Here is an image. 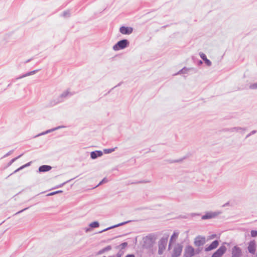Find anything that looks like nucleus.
I'll use <instances>...</instances> for the list:
<instances>
[{"label": "nucleus", "instance_id": "obj_12", "mask_svg": "<svg viewBox=\"0 0 257 257\" xmlns=\"http://www.w3.org/2000/svg\"><path fill=\"white\" fill-rule=\"evenodd\" d=\"M219 244V242L218 240H215L213 241L208 246L206 247L205 248V251H209L213 249L216 248Z\"/></svg>", "mask_w": 257, "mask_h": 257}, {"label": "nucleus", "instance_id": "obj_42", "mask_svg": "<svg viewBox=\"0 0 257 257\" xmlns=\"http://www.w3.org/2000/svg\"><path fill=\"white\" fill-rule=\"evenodd\" d=\"M199 249H197V250H196V253H199Z\"/></svg>", "mask_w": 257, "mask_h": 257}, {"label": "nucleus", "instance_id": "obj_4", "mask_svg": "<svg viewBox=\"0 0 257 257\" xmlns=\"http://www.w3.org/2000/svg\"><path fill=\"white\" fill-rule=\"evenodd\" d=\"M206 242L205 236L201 235L197 236L194 239V244L196 246H200L203 245Z\"/></svg>", "mask_w": 257, "mask_h": 257}, {"label": "nucleus", "instance_id": "obj_5", "mask_svg": "<svg viewBox=\"0 0 257 257\" xmlns=\"http://www.w3.org/2000/svg\"><path fill=\"white\" fill-rule=\"evenodd\" d=\"M220 214L221 212L220 211L208 212L202 216V219L205 220L215 218Z\"/></svg>", "mask_w": 257, "mask_h": 257}, {"label": "nucleus", "instance_id": "obj_31", "mask_svg": "<svg viewBox=\"0 0 257 257\" xmlns=\"http://www.w3.org/2000/svg\"><path fill=\"white\" fill-rule=\"evenodd\" d=\"M251 236L253 237L257 236V231L251 230Z\"/></svg>", "mask_w": 257, "mask_h": 257}, {"label": "nucleus", "instance_id": "obj_10", "mask_svg": "<svg viewBox=\"0 0 257 257\" xmlns=\"http://www.w3.org/2000/svg\"><path fill=\"white\" fill-rule=\"evenodd\" d=\"M241 255L240 248L237 246H234L232 249V257H240Z\"/></svg>", "mask_w": 257, "mask_h": 257}, {"label": "nucleus", "instance_id": "obj_33", "mask_svg": "<svg viewBox=\"0 0 257 257\" xmlns=\"http://www.w3.org/2000/svg\"><path fill=\"white\" fill-rule=\"evenodd\" d=\"M13 152V151L12 150V151H9L8 153H7L4 157L3 158H5V157H7L9 156H10V155H11Z\"/></svg>", "mask_w": 257, "mask_h": 257}, {"label": "nucleus", "instance_id": "obj_25", "mask_svg": "<svg viewBox=\"0 0 257 257\" xmlns=\"http://www.w3.org/2000/svg\"><path fill=\"white\" fill-rule=\"evenodd\" d=\"M116 148L111 149H105L103 150V152L105 154H110L114 152Z\"/></svg>", "mask_w": 257, "mask_h": 257}, {"label": "nucleus", "instance_id": "obj_28", "mask_svg": "<svg viewBox=\"0 0 257 257\" xmlns=\"http://www.w3.org/2000/svg\"><path fill=\"white\" fill-rule=\"evenodd\" d=\"M22 155H23V154H21L20 156H19L18 157L11 160L10 161V162L9 163L8 166H11L15 161H16L18 158H20Z\"/></svg>", "mask_w": 257, "mask_h": 257}, {"label": "nucleus", "instance_id": "obj_35", "mask_svg": "<svg viewBox=\"0 0 257 257\" xmlns=\"http://www.w3.org/2000/svg\"><path fill=\"white\" fill-rule=\"evenodd\" d=\"M62 192V191H57L56 192H52V193H50L49 194H48V195H53L54 194H56L57 193Z\"/></svg>", "mask_w": 257, "mask_h": 257}, {"label": "nucleus", "instance_id": "obj_7", "mask_svg": "<svg viewBox=\"0 0 257 257\" xmlns=\"http://www.w3.org/2000/svg\"><path fill=\"white\" fill-rule=\"evenodd\" d=\"M226 250V247L222 245L212 254L211 257H221L225 252Z\"/></svg>", "mask_w": 257, "mask_h": 257}, {"label": "nucleus", "instance_id": "obj_17", "mask_svg": "<svg viewBox=\"0 0 257 257\" xmlns=\"http://www.w3.org/2000/svg\"><path fill=\"white\" fill-rule=\"evenodd\" d=\"M69 94H70V92L68 90H66V91H65L64 92H63L59 97L58 102H60L63 101L64 99L65 98H66V97H67L69 95Z\"/></svg>", "mask_w": 257, "mask_h": 257}, {"label": "nucleus", "instance_id": "obj_38", "mask_svg": "<svg viewBox=\"0 0 257 257\" xmlns=\"http://www.w3.org/2000/svg\"><path fill=\"white\" fill-rule=\"evenodd\" d=\"M125 257H135V255L134 254H127Z\"/></svg>", "mask_w": 257, "mask_h": 257}, {"label": "nucleus", "instance_id": "obj_2", "mask_svg": "<svg viewBox=\"0 0 257 257\" xmlns=\"http://www.w3.org/2000/svg\"><path fill=\"white\" fill-rule=\"evenodd\" d=\"M143 240V246L147 248H149L152 247L155 242V238L152 235L146 236L144 238Z\"/></svg>", "mask_w": 257, "mask_h": 257}, {"label": "nucleus", "instance_id": "obj_14", "mask_svg": "<svg viewBox=\"0 0 257 257\" xmlns=\"http://www.w3.org/2000/svg\"><path fill=\"white\" fill-rule=\"evenodd\" d=\"M65 126H63V125L58 126L57 127H54V128L48 130H47V131H46L45 132H42V133L38 134V135H37L35 137H39V136H40L46 135V134H47L48 133H51L52 132H54L55 131H56V130H57L58 129H60V128H63Z\"/></svg>", "mask_w": 257, "mask_h": 257}, {"label": "nucleus", "instance_id": "obj_8", "mask_svg": "<svg viewBox=\"0 0 257 257\" xmlns=\"http://www.w3.org/2000/svg\"><path fill=\"white\" fill-rule=\"evenodd\" d=\"M195 254V250L193 247L190 245H188L186 247L185 249L184 253V255L185 257H192Z\"/></svg>", "mask_w": 257, "mask_h": 257}, {"label": "nucleus", "instance_id": "obj_39", "mask_svg": "<svg viewBox=\"0 0 257 257\" xmlns=\"http://www.w3.org/2000/svg\"><path fill=\"white\" fill-rule=\"evenodd\" d=\"M149 182L148 181H140V183H147Z\"/></svg>", "mask_w": 257, "mask_h": 257}, {"label": "nucleus", "instance_id": "obj_26", "mask_svg": "<svg viewBox=\"0 0 257 257\" xmlns=\"http://www.w3.org/2000/svg\"><path fill=\"white\" fill-rule=\"evenodd\" d=\"M99 223L97 221H94L89 224V226L92 228H96L99 226Z\"/></svg>", "mask_w": 257, "mask_h": 257}, {"label": "nucleus", "instance_id": "obj_32", "mask_svg": "<svg viewBox=\"0 0 257 257\" xmlns=\"http://www.w3.org/2000/svg\"><path fill=\"white\" fill-rule=\"evenodd\" d=\"M256 132V131L254 130V131H251L249 134H248L247 136H246V138H248L249 137V136H250L251 135H253L254 134H255Z\"/></svg>", "mask_w": 257, "mask_h": 257}, {"label": "nucleus", "instance_id": "obj_6", "mask_svg": "<svg viewBox=\"0 0 257 257\" xmlns=\"http://www.w3.org/2000/svg\"><path fill=\"white\" fill-rule=\"evenodd\" d=\"M182 248L183 246L182 245L180 244H176L173 249V253H172V256L173 257H178L179 256L182 251Z\"/></svg>", "mask_w": 257, "mask_h": 257}, {"label": "nucleus", "instance_id": "obj_1", "mask_svg": "<svg viewBox=\"0 0 257 257\" xmlns=\"http://www.w3.org/2000/svg\"><path fill=\"white\" fill-rule=\"evenodd\" d=\"M130 42L126 39H123L117 42L113 46V50L114 51H118L119 50L124 49L129 46Z\"/></svg>", "mask_w": 257, "mask_h": 257}, {"label": "nucleus", "instance_id": "obj_22", "mask_svg": "<svg viewBox=\"0 0 257 257\" xmlns=\"http://www.w3.org/2000/svg\"><path fill=\"white\" fill-rule=\"evenodd\" d=\"M30 164H31V162H29V163H28L26 164L25 165H23L22 166L20 167V168H19L18 169H17V170H15V171L12 173V174H14V173H17V172H18V171H19L20 170H22V169H23L25 168V167H27L29 166L30 165ZM12 175V174H11L10 175Z\"/></svg>", "mask_w": 257, "mask_h": 257}, {"label": "nucleus", "instance_id": "obj_34", "mask_svg": "<svg viewBox=\"0 0 257 257\" xmlns=\"http://www.w3.org/2000/svg\"><path fill=\"white\" fill-rule=\"evenodd\" d=\"M123 254V252L119 251L116 255L115 257H121Z\"/></svg>", "mask_w": 257, "mask_h": 257}, {"label": "nucleus", "instance_id": "obj_36", "mask_svg": "<svg viewBox=\"0 0 257 257\" xmlns=\"http://www.w3.org/2000/svg\"><path fill=\"white\" fill-rule=\"evenodd\" d=\"M107 182V180L106 179V178H104L99 183V184L97 185V186H99L101 184H102V183H105Z\"/></svg>", "mask_w": 257, "mask_h": 257}, {"label": "nucleus", "instance_id": "obj_18", "mask_svg": "<svg viewBox=\"0 0 257 257\" xmlns=\"http://www.w3.org/2000/svg\"><path fill=\"white\" fill-rule=\"evenodd\" d=\"M130 221H125V222H121L120 223H119V224H116V225H114L113 226H110V227H109L107 228H105L100 231H99L100 233H101V232H104L105 231H107L109 229H110L111 228H115V227H118V226H121V225H123L128 222H129Z\"/></svg>", "mask_w": 257, "mask_h": 257}, {"label": "nucleus", "instance_id": "obj_27", "mask_svg": "<svg viewBox=\"0 0 257 257\" xmlns=\"http://www.w3.org/2000/svg\"><path fill=\"white\" fill-rule=\"evenodd\" d=\"M188 70H189V69L186 68V67H184L183 69H182L181 70H180L178 72L177 74H185V73H187L188 72Z\"/></svg>", "mask_w": 257, "mask_h": 257}, {"label": "nucleus", "instance_id": "obj_44", "mask_svg": "<svg viewBox=\"0 0 257 257\" xmlns=\"http://www.w3.org/2000/svg\"><path fill=\"white\" fill-rule=\"evenodd\" d=\"M110 257H115V256H110Z\"/></svg>", "mask_w": 257, "mask_h": 257}, {"label": "nucleus", "instance_id": "obj_20", "mask_svg": "<svg viewBox=\"0 0 257 257\" xmlns=\"http://www.w3.org/2000/svg\"><path fill=\"white\" fill-rule=\"evenodd\" d=\"M245 131V128L240 127H234L229 129L231 132H243Z\"/></svg>", "mask_w": 257, "mask_h": 257}, {"label": "nucleus", "instance_id": "obj_21", "mask_svg": "<svg viewBox=\"0 0 257 257\" xmlns=\"http://www.w3.org/2000/svg\"><path fill=\"white\" fill-rule=\"evenodd\" d=\"M111 249V246L110 245H108L106 247L100 249L98 251L97 254H101L104 253V252L109 251Z\"/></svg>", "mask_w": 257, "mask_h": 257}, {"label": "nucleus", "instance_id": "obj_9", "mask_svg": "<svg viewBox=\"0 0 257 257\" xmlns=\"http://www.w3.org/2000/svg\"><path fill=\"white\" fill-rule=\"evenodd\" d=\"M133 31V28L130 27L122 26L119 28L120 33L123 35H130Z\"/></svg>", "mask_w": 257, "mask_h": 257}, {"label": "nucleus", "instance_id": "obj_30", "mask_svg": "<svg viewBox=\"0 0 257 257\" xmlns=\"http://www.w3.org/2000/svg\"><path fill=\"white\" fill-rule=\"evenodd\" d=\"M127 245L126 242H123L121 243L119 246H117L118 248H120L121 249L125 248Z\"/></svg>", "mask_w": 257, "mask_h": 257}, {"label": "nucleus", "instance_id": "obj_29", "mask_svg": "<svg viewBox=\"0 0 257 257\" xmlns=\"http://www.w3.org/2000/svg\"><path fill=\"white\" fill-rule=\"evenodd\" d=\"M249 88L251 89H257V82L250 84Z\"/></svg>", "mask_w": 257, "mask_h": 257}, {"label": "nucleus", "instance_id": "obj_16", "mask_svg": "<svg viewBox=\"0 0 257 257\" xmlns=\"http://www.w3.org/2000/svg\"><path fill=\"white\" fill-rule=\"evenodd\" d=\"M52 169V167L49 165H42L39 168L40 172H45L50 171Z\"/></svg>", "mask_w": 257, "mask_h": 257}, {"label": "nucleus", "instance_id": "obj_37", "mask_svg": "<svg viewBox=\"0 0 257 257\" xmlns=\"http://www.w3.org/2000/svg\"><path fill=\"white\" fill-rule=\"evenodd\" d=\"M27 209H28V207H27V208H24V209H22V210H20V211H18V212H17L15 214H16H16H19V213H21V212H23L24 211H25V210H27Z\"/></svg>", "mask_w": 257, "mask_h": 257}, {"label": "nucleus", "instance_id": "obj_15", "mask_svg": "<svg viewBox=\"0 0 257 257\" xmlns=\"http://www.w3.org/2000/svg\"><path fill=\"white\" fill-rule=\"evenodd\" d=\"M199 56L201 58V59L204 61L205 64L207 66H210L211 65V62L207 58V57L205 54L201 52L199 53Z\"/></svg>", "mask_w": 257, "mask_h": 257}, {"label": "nucleus", "instance_id": "obj_3", "mask_svg": "<svg viewBox=\"0 0 257 257\" xmlns=\"http://www.w3.org/2000/svg\"><path fill=\"white\" fill-rule=\"evenodd\" d=\"M168 241L167 237H163L159 241V250L158 253L162 254L166 248Z\"/></svg>", "mask_w": 257, "mask_h": 257}, {"label": "nucleus", "instance_id": "obj_23", "mask_svg": "<svg viewBox=\"0 0 257 257\" xmlns=\"http://www.w3.org/2000/svg\"><path fill=\"white\" fill-rule=\"evenodd\" d=\"M70 12L69 10L65 11L63 12L61 14V16L64 17V18L69 17H70Z\"/></svg>", "mask_w": 257, "mask_h": 257}, {"label": "nucleus", "instance_id": "obj_11", "mask_svg": "<svg viewBox=\"0 0 257 257\" xmlns=\"http://www.w3.org/2000/svg\"><path fill=\"white\" fill-rule=\"evenodd\" d=\"M248 250L249 253L254 254L255 252V242L254 240L250 241L248 243Z\"/></svg>", "mask_w": 257, "mask_h": 257}, {"label": "nucleus", "instance_id": "obj_41", "mask_svg": "<svg viewBox=\"0 0 257 257\" xmlns=\"http://www.w3.org/2000/svg\"><path fill=\"white\" fill-rule=\"evenodd\" d=\"M65 183H63L62 184L60 185L59 187H62Z\"/></svg>", "mask_w": 257, "mask_h": 257}, {"label": "nucleus", "instance_id": "obj_19", "mask_svg": "<svg viewBox=\"0 0 257 257\" xmlns=\"http://www.w3.org/2000/svg\"><path fill=\"white\" fill-rule=\"evenodd\" d=\"M38 70H34V71H32L26 73V74H23V75H22L17 77L16 78V79H22V78H23L24 77H26L29 76L30 75H33V74H35L37 72H38Z\"/></svg>", "mask_w": 257, "mask_h": 257}, {"label": "nucleus", "instance_id": "obj_43", "mask_svg": "<svg viewBox=\"0 0 257 257\" xmlns=\"http://www.w3.org/2000/svg\"><path fill=\"white\" fill-rule=\"evenodd\" d=\"M199 63H200V64H202V62L201 61H199Z\"/></svg>", "mask_w": 257, "mask_h": 257}, {"label": "nucleus", "instance_id": "obj_40", "mask_svg": "<svg viewBox=\"0 0 257 257\" xmlns=\"http://www.w3.org/2000/svg\"><path fill=\"white\" fill-rule=\"evenodd\" d=\"M89 230H90L89 228H87L86 229V231L87 232V231H89Z\"/></svg>", "mask_w": 257, "mask_h": 257}, {"label": "nucleus", "instance_id": "obj_24", "mask_svg": "<svg viewBox=\"0 0 257 257\" xmlns=\"http://www.w3.org/2000/svg\"><path fill=\"white\" fill-rule=\"evenodd\" d=\"M178 235H179L178 232H174L171 237L170 242H171L173 241V240H176V239L178 237Z\"/></svg>", "mask_w": 257, "mask_h": 257}, {"label": "nucleus", "instance_id": "obj_13", "mask_svg": "<svg viewBox=\"0 0 257 257\" xmlns=\"http://www.w3.org/2000/svg\"><path fill=\"white\" fill-rule=\"evenodd\" d=\"M103 153L101 151H95L90 153V157L92 159H96L98 157H101Z\"/></svg>", "mask_w": 257, "mask_h": 257}]
</instances>
